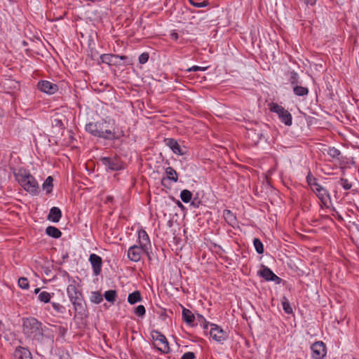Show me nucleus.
<instances>
[{"instance_id":"obj_20","label":"nucleus","mask_w":359,"mask_h":359,"mask_svg":"<svg viewBox=\"0 0 359 359\" xmlns=\"http://www.w3.org/2000/svg\"><path fill=\"white\" fill-rule=\"evenodd\" d=\"M128 302L130 304H135L136 303L140 302L142 300L141 293L138 290H135L132 293H130L128 296Z\"/></svg>"},{"instance_id":"obj_4","label":"nucleus","mask_w":359,"mask_h":359,"mask_svg":"<svg viewBox=\"0 0 359 359\" xmlns=\"http://www.w3.org/2000/svg\"><path fill=\"white\" fill-rule=\"evenodd\" d=\"M15 175L18 182L26 191L34 196L39 194L40 188L38 182L29 171L20 169Z\"/></svg>"},{"instance_id":"obj_19","label":"nucleus","mask_w":359,"mask_h":359,"mask_svg":"<svg viewBox=\"0 0 359 359\" xmlns=\"http://www.w3.org/2000/svg\"><path fill=\"white\" fill-rule=\"evenodd\" d=\"M182 315L183 320H184L188 325H192L196 318L193 313L189 309L184 307L182 308Z\"/></svg>"},{"instance_id":"obj_38","label":"nucleus","mask_w":359,"mask_h":359,"mask_svg":"<svg viewBox=\"0 0 359 359\" xmlns=\"http://www.w3.org/2000/svg\"><path fill=\"white\" fill-rule=\"evenodd\" d=\"M189 2L196 8H203L209 5V2L208 1L196 2L194 0H189Z\"/></svg>"},{"instance_id":"obj_8","label":"nucleus","mask_w":359,"mask_h":359,"mask_svg":"<svg viewBox=\"0 0 359 359\" xmlns=\"http://www.w3.org/2000/svg\"><path fill=\"white\" fill-rule=\"evenodd\" d=\"M209 325L210 326V335L213 340L222 344L227 339L228 333L221 327L214 323H210Z\"/></svg>"},{"instance_id":"obj_33","label":"nucleus","mask_w":359,"mask_h":359,"mask_svg":"<svg viewBox=\"0 0 359 359\" xmlns=\"http://www.w3.org/2000/svg\"><path fill=\"white\" fill-rule=\"evenodd\" d=\"M327 154L330 157L336 159H339V156L341 155L340 151L334 147H330Z\"/></svg>"},{"instance_id":"obj_47","label":"nucleus","mask_w":359,"mask_h":359,"mask_svg":"<svg viewBox=\"0 0 359 359\" xmlns=\"http://www.w3.org/2000/svg\"><path fill=\"white\" fill-rule=\"evenodd\" d=\"M172 36L174 39L177 40L178 39V34L177 33H174L172 34Z\"/></svg>"},{"instance_id":"obj_29","label":"nucleus","mask_w":359,"mask_h":359,"mask_svg":"<svg viewBox=\"0 0 359 359\" xmlns=\"http://www.w3.org/2000/svg\"><path fill=\"white\" fill-rule=\"evenodd\" d=\"M102 63L107 64L108 65H112L114 54H102L100 57Z\"/></svg>"},{"instance_id":"obj_21","label":"nucleus","mask_w":359,"mask_h":359,"mask_svg":"<svg viewBox=\"0 0 359 359\" xmlns=\"http://www.w3.org/2000/svg\"><path fill=\"white\" fill-rule=\"evenodd\" d=\"M46 233L54 238H58L62 236V232L59 229L53 226H49L46 229Z\"/></svg>"},{"instance_id":"obj_32","label":"nucleus","mask_w":359,"mask_h":359,"mask_svg":"<svg viewBox=\"0 0 359 359\" xmlns=\"http://www.w3.org/2000/svg\"><path fill=\"white\" fill-rule=\"evenodd\" d=\"M51 298V294L46 291H43L39 294L38 299L44 303H48L50 302Z\"/></svg>"},{"instance_id":"obj_17","label":"nucleus","mask_w":359,"mask_h":359,"mask_svg":"<svg viewBox=\"0 0 359 359\" xmlns=\"http://www.w3.org/2000/svg\"><path fill=\"white\" fill-rule=\"evenodd\" d=\"M13 359H32V355L28 348L18 346L13 353Z\"/></svg>"},{"instance_id":"obj_34","label":"nucleus","mask_w":359,"mask_h":359,"mask_svg":"<svg viewBox=\"0 0 359 359\" xmlns=\"http://www.w3.org/2000/svg\"><path fill=\"white\" fill-rule=\"evenodd\" d=\"M134 313L140 318H143L146 313L145 307L143 305L137 306L134 309Z\"/></svg>"},{"instance_id":"obj_22","label":"nucleus","mask_w":359,"mask_h":359,"mask_svg":"<svg viewBox=\"0 0 359 359\" xmlns=\"http://www.w3.org/2000/svg\"><path fill=\"white\" fill-rule=\"evenodd\" d=\"M223 216L226 222L230 225L233 226L236 223V217L230 210H224Z\"/></svg>"},{"instance_id":"obj_42","label":"nucleus","mask_w":359,"mask_h":359,"mask_svg":"<svg viewBox=\"0 0 359 359\" xmlns=\"http://www.w3.org/2000/svg\"><path fill=\"white\" fill-rule=\"evenodd\" d=\"M149 55L148 53H142L138 58L139 62L140 64H145L148 62Z\"/></svg>"},{"instance_id":"obj_36","label":"nucleus","mask_w":359,"mask_h":359,"mask_svg":"<svg viewBox=\"0 0 359 359\" xmlns=\"http://www.w3.org/2000/svg\"><path fill=\"white\" fill-rule=\"evenodd\" d=\"M18 285L20 288L27 290L29 288V281L27 278L22 277L18 280Z\"/></svg>"},{"instance_id":"obj_40","label":"nucleus","mask_w":359,"mask_h":359,"mask_svg":"<svg viewBox=\"0 0 359 359\" xmlns=\"http://www.w3.org/2000/svg\"><path fill=\"white\" fill-rule=\"evenodd\" d=\"M306 181L312 189L315 187V184H318V183L316 182V179L311 175L310 172L306 176Z\"/></svg>"},{"instance_id":"obj_35","label":"nucleus","mask_w":359,"mask_h":359,"mask_svg":"<svg viewBox=\"0 0 359 359\" xmlns=\"http://www.w3.org/2000/svg\"><path fill=\"white\" fill-rule=\"evenodd\" d=\"M289 81L292 86L297 85L299 83V75L295 72H290Z\"/></svg>"},{"instance_id":"obj_39","label":"nucleus","mask_w":359,"mask_h":359,"mask_svg":"<svg viewBox=\"0 0 359 359\" xmlns=\"http://www.w3.org/2000/svg\"><path fill=\"white\" fill-rule=\"evenodd\" d=\"M339 184L345 189L349 190L352 187V184L348 182V180L341 178L339 181Z\"/></svg>"},{"instance_id":"obj_1","label":"nucleus","mask_w":359,"mask_h":359,"mask_svg":"<svg viewBox=\"0 0 359 359\" xmlns=\"http://www.w3.org/2000/svg\"><path fill=\"white\" fill-rule=\"evenodd\" d=\"M48 329L36 318L31 317L23 320L22 332L36 345L52 348L54 336L47 333Z\"/></svg>"},{"instance_id":"obj_18","label":"nucleus","mask_w":359,"mask_h":359,"mask_svg":"<svg viewBox=\"0 0 359 359\" xmlns=\"http://www.w3.org/2000/svg\"><path fill=\"white\" fill-rule=\"evenodd\" d=\"M62 217V212L57 207L50 208L47 219L53 222H58Z\"/></svg>"},{"instance_id":"obj_26","label":"nucleus","mask_w":359,"mask_h":359,"mask_svg":"<svg viewBox=\"0 0 359 359\" xmlns=\"http://www.w3.org/2000/svg\"><path fill=\"white\" fill-rule=\"evenodd\" d=\"M192 198V194L190 191L187 189H184L180 193V198L181 200L185 203H187L191 201Z\"/></svg>"},{"instance_id":"obj_45","label":"nucleus","mask_w":359,"mask_h":359,"mask_svg":"<svg viewBox=\"0 0 359 359\" xmlns=\"http://www.w3.org/2000/svg\"><path fill=\"white\" fill-rule=\"evenodd\" d=\"M333 211L334 213H332V215L336 217L338 219L342 220V217L339 215V213L336 210L335 208H333Z\"/></svg>"},{"instance_id":"obj_7","label":"nucleus","mask_w":359,"mask_h":359,"mask_svg":"<svg viewBox=\"0 0 359 359\" xmlns=\"http://www.w3.org/2000/svg\"><path fill=\"white\" fill-rule=\"evenodd\" d=\"M102 163L111 171H117L123 169V162L118 156L102 157L100 158Z\"/></svg>"},{"instance_id":"obj_27","label":"nucleus","mask_w":359,"mask_h":359,"mask_svg":"<svg viewBox=\"0 0 359 359\" xmlns=\"http://www.w3.org/2000/svg\"><path fill=\"white\" fill-rule=\"evenodd\" d=\"M282 306L285 313L291 314L293 312L292 308L286 297H283L282 298Z\"/></svg>"},{"instance_id":"obj_37","label":"nucleus","mask_w":359,"mask_h":359,"mask_svg":"<svg viewBox=\"0 0 359 359\" xmlns=\"http://www.w3.org/2000/svg\"><path fill=\"white\" fill-rule=\"evenodd\" d=\"M196 320L200 323H203V327L204 330H207L208 328L209 325L210 324L205 320V318L202 315L198 313L196 315Z\"/></svg>"},{"instance_id":"obj_14","label":"nucleus","mask_w":359,"mask_h":359,"mask_svg":"<svg viewBox=\"0 0 359 359\" xmlns=\"http://www.w3.org/2000/svg\"><path fill=\"white\" fill-rule=\"evenodd\" d=\"M312 189L313 192L317 195L318 198L321 201V202L325 205H326L327 201L330 200L329 192L320 184H315V187Z\"/></svg>"},{"instance_id":"obj_23","label":"nucleus","mask_w":359,"mask_h":359,"mask_svg":"<svg viewBox=\"0 0 359 359\" xmlns=\"http://www.w3.org/2000/svg\"><path fill=\"white\" fill-rule=\"evenodd\" d=\"M293 92L297 96H305L309 93V89L306 87L296 85L293 86Z\"/></svg>"},{"instance_id":"obj_28","label":"nucleus","mask_w":359,"mask_h":359,"mask_svg":"<svg viewBox=\"0 0 359 359\" xmlns=\"http://www.w3.org/2000/svg\"><path fill=\"white\" fill-rule=\"evenodd\" d=\"M253 245H254L256 252L258 254L264 253V245L259 238H254Z\"/></svg>"},{"instance_id":"obj_10","label":"nucleus","mask_w":359,"mask_h":359,"mask_svg":"<svg viewBox=\"0 0 359 359\" xmlns=\"http://www.w3.org/2000/svg\"><path fill=\"white\" fill-rule=\"evenodd\" d=\"M311 349L312 351V358L314 359H322L326 355V346L321 341L313 343L311 346Z\"/></svg>"},{"instance_id":"obj_30","label":"nucleus","mask_w":359,"mask_h":359,"mask_svg":"<svg viewBox=\"0 0 359 359\" xmlns=\"http://www.w3.org/2000/svg\"><path fill=\"white\" fill-rule=\"evenodd\" d=\"M90 300L92 302L95 304H100L103 300V296L100 292H93L90 296Z\"/></svg>"},{"instance_id":"obj_16","label":"nucleus","mask_w":359,"mask_h":359,"mask_svg":"<svg viewBox=\"0 0 359 359\" xmlns=\"http://www.w3.org/2000/svg\"><path fill=\"white\" fill-rule=\"evenodd\" d=\"M166 177H164L161 180V184L164 187H167L166 182L170 180L173 182H177L178 180V175L176 170L172 167H168L165 169Z\"/></svg>"},{"instance_id":"obj_43","label":"nucleus","mask_w":359,"mask_h":359,"mask_svg":"<svg viewBox=\"0 0 359 359\" xmlns=\"http://www.w3.org/2000/svg\"><path fill=\"white\" fill-rule=\"evenodd\" d=\"M207 68L206 67H202L199 66H192L191 67L187 69L188 72H197V71H205Z\"/></svg>"},{"instance_id":"obj_31","label":"nucleus","mask_w":359,"mask_h":359,"mask_svg":"<svg viewBox=\"0 0 359 359\" xmlns=\"http://www.w3.org/2000/svg\"><path fill=\"white\" fill-rule=\"evenodd\" d=\"M114 59L112 60V65L118 66L120 65V60H123L125 62H128V57L126 55H114Z\"/></svg>"},{"instance_id":"obj_13","label":"nucleus","mask_w":359,"mask_h":359,"mask_svg":"<svg viewBox=\"0 0 359 359\" xmlns=\"http://www.w3.org/2000/svg\"><path fill=\"white\" fill-rule=\"evenodd\" d=\"M88 260L92 266L93 274L98 276L102 271V259L101 257L93 253L90 255Z\"/></svg>"},{"instance_id":"obj_9","label":"nucleus","mask_w":359,"mask_h":359,"mask_svg":"<svg viewBox=\"0 0 359 359\" xmlns=\"http://www.w3.org/2000/svg\"><path fill=\"white\" fill-rule=\"evenodd\" d=\"M164 143L175 154L178 156L185 155L188 152L187 148L184 145H180L174 138H165Z\"/></svg>"},{"instance_id":"obj_24","label":"nucleus","mask_w":359,"mask_h":359,"mask_svg":"<svg viewBox=\"0 0 359 359\" xmlns=\"http://www.w3.org/2000/svg\"><path fill=\"white\" fill-rule=\"evenodd\" d=\"M53 177L51 176H48L46 179L45 182H43V184L42 185L43 189L44 191H46V192L47 194H50L52 192L53 187Z\"/></svg>"},{"instance_id":"obj_44","label":"nucleus","mask_w":359,"mask_h":359,"mask_svg":"<svg viewBox=\"0 0 359 359\" xmlns=\"http://www.w3.org/2000/svg\"><path fill=\"white\" fill-rule=\"evenodd\" d=\"M195 354L193 352H187L182 355L181 359H194Z\"/></svg>"},{"instance_id":"obj_41","label":"nucleus","mask_w":359,"mask_h":359,"mask_svg":"<svg viewBox=\"0 0 359 359\" xmlns=\"http://www.w3.org/2000/svg\"><path fill=\"white\" fill-rule=\"evenodd\" d=\"M51 305L54 310L58 313H62L65 311V307L59 303L51 302Z\"/></svg>"},{"instance_id":"obj_2","label":"nucleus","mask_w":359,"mask_h":359,"mask_svg":"<svg viewBox=\"0 0 359 359\" xmlns=\"http://www.w3.org/2000/svg\"><path fill=\"white\" fill-rule=\"evenodd\" d=\"M85 129L91 135L105 140H119L124 136L123 130L109 128V123L105 120L88 123L86 125Z\"/></svg>"},{"instance_id":"obj_12","label":"nucleus","mask_w":359,"mask_h":359,"mask_svg":"<svg viewBox=\"0 0 359 359\" xmlns=\"http://www.w3.org/2000/svg\"><path fill=\"white\" fill-rule=\"evenodd\" d=\"M258 274L267 281H273L276 284H280L282 279L277 276L269 268L262 266L261 270L259 271Z\"/></svg>"},{"instance_id":"obj_25","label":"nucleus","mask_w":359,"mask_h":359,"mask_svg":"<svg viewBox=\"0 0 359 359\" xmlns=\"http://www.w3.org/2000/svg\"><path fill=\"white\" fill-rule=\"evenodd\" d=\"M104 297L107 302L114 303L116 299V292L114 290H107L104 292Z\"/></svg>"},{"instance_id":"obj_48","label":"nucleus","mask_w":359,"mask_h":359,"mask_svg":"<svg viewBox=\"0 0 359 359\" xmlns=\"http://www.w3.org/2000/svg\"><path fill=\"white\" fill-rule=\"evenodd\" d=\"M39 292H40V288H36V289L34 290V293H35V294H38Z\"/></svg>"},{"instance_id":"obj_6","label":"nucleus","mask_w":359,"mask_h":359,"mask_svg":"<svg viewBox=\"0 0 359 359\" xmlns=\"http://www.w3.org/2000/svg\"><path fill=\"white\" fill-rule=\"evenodd\" d=\"M269 110L271 112L276 113L279 120L285 126H290L292 123V116L291 114L286 110L283 107L277 103L272 102L269 104Z\"/></svg>"},{"instance_id":"obj_3","label":"nucleus","mask_w":359,"mask_h":359,"mask_svg":"<svg viewBox=\"0 0 359 359\" xmlns=\"http://www.w3.org/2000/svg\"><path fill=\"white\" fill-rule=\"evenodd\" d=\"M137 238L138 244L130 246L127 251L128 258L134 262H139L143 254L149 256L151 250V241L145 230L141 229L137 231Z\"/></svg>"},{"instance_id":"obj_15","label":"nucleus","mask_w":359,"mask_h":359,"mask_svg":"<svg viewBox=\"0 0 359 359\" xmlns=\"http://www.w3.org/2000/svg\"><path fill=\"white\" fill-rule=\"evenodd\" d=\"M152 337L154 340L158 341L163 344V347L158 348L159 351L163 353H168L170 350L168 342L167 341L166 337L158 331H154L152 333Z\"/></svg>"},{"instance_id":"obj_5","label":"nucleus","mask_w":359,"mask_h":359,"mask_svg":"<svg viewBox=\"0 0 359 359\" xmlns=\"http://www.w3.org/2000/svg\"><path fill=\"white\" fill-rule=\"evenodd\" d=\"M67 292L74 310L82 313L84 311L85 303L79 284L76 280H72V283L67 286Z\"/></svg>"},{"instance_id":"obj_46","label":"nucleus","mask_w":359,"mask_h":359,"mask_svg":"<svg viewBox=\"0 0 359 359\" xmlns=\"http://www.w3.org/2000/svg\"><path fill=\"white\" fill-rule=\"evenodd\" d=\"M54 123H55V125L56 126H62V122L61 120L58 119V118H55L54 119Z\"/></svg>"},{"instance_id":"obj_11","label":"nucleus","mask_w":359,"mask_h":359,"mask_svg":"<svg viewBox=\"0 0 359 359\" xmlns=\"http://www.w3.org/2000/svg\"><path fill=\"white\" fill-rule=\"evenodd\" d=\"M37 88L41 92L49 95H53L58 90L57 84L46 80L39 81Z\"/></svg>"}]
</instances>
